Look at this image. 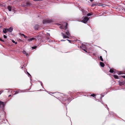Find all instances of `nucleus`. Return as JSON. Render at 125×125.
Listing matches in <instances>:
<instances>
[{"label": "nucleus", "instance_id": "obj_1", "mask_svg": "<svg viewBox=\"0 0 125 125\" xmlns=\"http://www.w3.org/2000/svg\"><path fill=\"white\" fill-rule=\"evenodd\" d=\"M62 35L64 38H68L70 36V35L68 31L66 32V34L67 35H65L63 33H62Z\"/></svg>", "mask_w": 125, "mask_h": 125}, {"label": "nucleus", "instance_id": "obj_2", "mask_svg": "<svg viewBox=\"0 0 125 125\" xmlns=\"http://www.w3.org/2000/svg\"><path fill=\"white\" fill-rule=\"evenodd\" d=\"M88 20V19L87 17H84L83 19L82 20V22L85 23Z\"/></svg>", "mask_w": 125, "mask_h": 125}, {"label": "nucleus", "instance_id": "obj_3", "mask_svg": "<svg viewBox=\"0 0 125 125\" xmlns=\"http://www.w3.org/2000/svg\"><path fill=\"white\" fill-rule=\"evenodd\" d=\"M5 104V103L4 102L0 101V107H3L4 106Z\"/></svg>", "mask_w": 125, "mask_h": 125}, {"label": "nucleus", "instance_id": "obj_4", "mask_svg": "<svg viewBox=\"0 0 125 125\" xmlns=\"http://www.w3.org/2000/svg\"><path fill=\"white\" fill-rule=\"evenodd\" d=\"M8 32H11L13 30V28H10L9 29H7Z\"/></svg>", "mask_w": 125, "mask_h": 125}, {"label": "nucleus", "instance_id": "obj_5", "mask_svg": "<svg viewBox=\"0 0 125 125\" xmlns=\"http://www.w3.org/2000/svg\"><path fill=\"white\" fill-rule=\"evenodd\" d=\"M110 73H115L116 72L114 71L113 70V69L112 68L111 69H110Z\"/></svg>", "mask_w": 125, "mask_h": 125}, {"label": "nucleus", "instance_id": "obj_6", "mask_svg": "<svg viewBox=\"0 0 125 125\" xmlns=\"http://www.w3.org/2000/svg\"><path fill=\"white\" fill-rule=\"evenodd\" d=\"M7 29H4L3 30V32L5 33H6L8 32Z\"/></svg>", "mask_w": 125, "mask_h": 125}, {"label": "nucleus", "instance_id": "obj_7", "mask_svg": "<svg viewBox=\"0 0 125 125\" xmlns=\"http://www.w3.org/2000/svg\"><path fill=\"white\" fill-rule=\"evenodd\" d=\"M100 64L101 66L102 67H104V63H103L101 62H100Z\"/></svg>", "mask_w": 125, "mask_h": 125}, {"label": "nucleus", "instance_id": "obj_8", "mask_svg": "<svg viewBox=\"0 0 125 125\" xmlns=\"http://www.w3.org/2000/svg\"><path fill=\"white\" fill-rule=\"evenodd\" d=\"M34 39L35 38H33L28 39V41H31L34 40Z\"/></svg>", "mask_w": 125, "mask_h": 125}, {"label": "nucleus", "instance_id": "obj_9", "mask_svg": "<svg viewBox=\"0 0 125 125\" xmlns=\"http://www.w3.org/2000/svg\"><path fill=\"white\" fill-rule=\"evenodd\" d=\"M23 52L24 54H25L26 56H28L29 55V54L27 53L25 51H23Z\"/></svg>", "mask_w": 125, "mask_h": 125}, {"label": "nucleus", "instance_id": "obj_10", "mask_svg": "<svg viewBox=\"0 0 125 125\" xmlns=\"http://www.w3.org/2000/svg\"><path fill=\"white\" fill-rule=\"evenodd\" d=\"M49 21L47 20H45L43 21V22L44 24L46 23L47 22H48Z\"/></svg>", "mask_w": 125, "mask_h": 125}, {"label": "nucleus", "instance_id": "obj_11", "mask_svg": "<svg viewBox=\"0 0 125 125\" xmlns=\"http://www.w3.org/2000/svg\"><path fill=\"white\" fill-rule=\"evenodd\" d=\"M38 25H36L34 27V28L35 30H37L38 29Z\"/></svg>", "mask_w": 125, "mask_h": 125}, {"label": "nucleus", "instance_id": "obj_12", "mask_svg": "<svg viewBox=\"0 0 125 125\" xmlns=\"http://www.w3.org/2000/svg\"><path fill=\"white\" fill-rule=\"evenodd\" d=\"M114 78L116 79H118V76L116 75H114L113 76Z\"/></svg>", "mask_w": 125, "mask_h": 125}, {"label": "nucleus", "instance_id": "obj_13", "mask_svg": "<svg viewBox=\"0 0 125 125\" xmlns=\"http://www.w3.org/2000/svg\"><path fill=\"white\" fill-rule=\"evenodd\" d=\"M8 9L10 11L11 10V7L10 6H8Z\"/></svg>", "mask_w": 125, "mask_h": 125}, {"label": "nucleus", "instance_id": "obj_14", "mask_svg": "<svg viewBox=\"0 0 125 125\" xmlns=\"http://www.w3.org/2000/svg\"><path fill=\"white\" fill-rule=\"evenodd\" d=\"M123 72H121V71H120L118 73V75H120V74H123Z\"/></svg>", "mask_w": 125, "mask_h": 125}, {"label": "nucleus", "instance_id": "obj_15", "mask_svg": "<svg viewBox=\"0 0 125 125\" xmlns=\"http://www.w3.org/2000/svg\"><path fill=\"white\" fill-rule=\"evenodd\" d=\"M12 42L14 43H15V44H16L17 43V42H15L14 40H12Z\"/></svg>", "mask_w": 125, "mask_h": 125}, {"label": "nucleus", "instance_id": "obj_16", "mask_svg": "<svg viewBox=\"0 0 125 125\" xmlns=\"http://www.w3.org/2000/svg\"><path fill=\"white\" fill-rule=\"evenodd\" d=\"M100 59L101 60V61H103V59L102 58V56H100Z\"/></svg>", "mask_w": 125, "mask_h": 125}, {"label": "nucleus", "instance_id": "obj_17", "mask_svg": "<svg viewBox=\"0 0 125 125\" xmlns=\"http://www.w3.org/2000/svg\"><path fill=\"white\" fill-rule=\"evenodd\" d=\"M66 26L65 27L64 29L65 30H66L67 28V23H66Z\"/></svg>", "mask_w": 125, "mask_h": 125}, {"label": "nucleus", "instance_id": "obj_18", "mask_svg": "<svg viewBox=\"0 0 125 125\" xmlns=\"http://www.w3.org/2000/svg\"><path fill=\"white\" fill-rule=\"evenodd\" d=\"M21 36H23L24 37L25 36V35L24 34H21Z\"/></svg>", "mask_w": 125, "mask_h": 125}, {"label": "nucleus", "instance_id": "obj_19", "mask_svg": "<svg viewBox=\"0 0 125 125\" xmlns=\"http://www.w3.org/2000/svg\"><path fill=\"white\" fill-rule=\"evenodd\" d=\"M21 36H23L24 37L25 36V35L24 34H21Z\"/></svg>", "mask_w": 125, "mask_h": 125}, {"label": "nucleus", "instance_id": "obj_20", "mask_svg": "<svg viewBox=\"0 0 125 125\" xmlns=\"http://www.w3.org/2000/svg\"><path fill=\"white\" fill-rule=\"evenodd\" d=\"M91 15V14L90 13H89L87 14V16H90Z\"/></svg>", "mask_w": 125, "mask_h": 125}, {"label": "nucleus", "instance_id": "obj_21", "mask_svg": "<svg viewBox=\"0 0 125 125\" xmlns=\"http://www.w3.org/2000/svg\"><path fill=\"white\" fill-rule=\"evenodd\" d=\"M36 48V47L35 46V47H32V48L33 49H35Z\"/></svg>", "mask_w": 125, "mask_h": 125}, {"label": "nucleus", "instance_id": "obj_22", "mask_svg": "<svg viewBox=\"0 0 125 125\" xmlns=\"http://www.w3.org/2000/svg\"><path fill=\"white\" fill-rule=\"evenodd\" d=\"M3 37L4 38H7L6 36L5 35H4Z\"/></svg>", "mask_w": 125, "mask_h": 125}, {"label": "nucleus", "instance_id": "obj_23", "mask_svg": "<svg viewBox=\"0 0 125 125\" xmlns=\"http://www.w3.org/2000/svg\"><path fill=\"white\" fill-rule=\"evenodd\" d=\"M24 38H26V39H27L28 38V37L27 36H25L24 37Z\"/></svg>", "mask_w": 125, "mask_h": 125}, {"label": "nucleus", "instance_id": "obj_24", "mask_svg": "<svg viewBox=\"0 0 125 125\" xmlns=\"http://www.w3.org/2000/svg\"><path fill=\"white\" fill-rule=\"evenodd\" d=\"M121 76V77H123V78H125V75Z\"/></svg>", "mask_w": 125, "mask_h": 125}, {"label": "nucleus", "instance_id": "obj_25", "mask_svg": "<svg viewBox=\"0 0 125 125\" xmlns=\"http://www.w3.org/2000/svg\"><path fill=\"white\" fill-rule=\"evenodd\" d=\"M91 96H93V97H94L95 96V95L94 94H92L91 95Z\"/></svg>", "mask_w": 125, "mask_h": 125}, {"label": "nucleus", "instance_id": "obj_26", "mask_svg": "<svg viewBox=\"0 0 125 125\" xmlns=\"http://www.w3.org/2000/svg\"><path fill=\"white\" fill-rule=\"evenodd\" d=\"M98 5L99 6H102V4H99Z\"/></svg>", "mask_w": 125, "mask_h": 125}, {"label": "nucleus", "instance_id": "obj_27", "mask_svg": "<svg viewBox=\"0 0 125 125\" xmlns=\"http://www.w3.org/2000/svg\"><path fill=\"white\" fill-rule=\"evenodd\" d=\"M47 36H50V34L49 33H47Z\"/></svg>", "mask_w": 125, "mask_h": 125}, {"label": "nucleus", "instance_id": "obj_28", "mask_svg": "<svg viewBox=\"0 0 125 125\" xmlns=\"http://www.w3.org/2000/svg\"><path fill=\"white\" fill-rule=\"evenodd\" d=\"M0 41H2V42H3V41L2 40V39H0Z\"/></svg>", "mask_w": 125, "mask_h": 125}, {"label": "nucleus", "instance_id": "obj_29", "mask_svg": "<svg viewBox=\"0 0 125 125\" xmlns=\"http://www.w3.org/2000/svg\"><path fill=\"white\" fill-rule=\"evenodd\" d=\"M83 50L85 51V52H87V51H86L85 50H84V49H83Z\"/></svg>", "mask_w": 125, "mask_h": 125}, {"label": "nucleus", "instance_id": "obj_30", "mask_svg": "<svg viewBox=\"0 0 125 125\" xmlns=\"http://www.w3.org/2000/svg\"><path fill=\"white\" fill-rule=\"evenodd\" d=\"M90 0L91 1H93V0Z\"/></svg>", "mask_w": 125, "mask_h": 125}, {"label": "nucleus", "instance_id": "obj_31", "mask_svg": "<svg viewBox=\"0 0 125 125\" xmlns=\"http://www.w3.org/2000/svg\"><path fill=\"white\" fill-rule=\"evenodd\" d=\"M66 40H68V41H70L69 40H68V39H67Z\"/></svg>", "mask_w": 125, "mask_h": 125}, {"label": "nucleus", "instance_id": "obj_32", "mask_svg": "<svg viewBox=\"0 0 125 125\" xmlns=\"http://www.w3.org/2000/svg\"><path fill=\"white\" fill-rule=\"evenodd\" d=\"M60 28H61V29H62L63 28L62 27H61Z\"/></svg>", "mask_w": 125, "mask_h": 125}, {"label": "nucleus", "instance_id": "obj_33", "mask_svg": "<svg viewBox=\"0 0 125 125\" xmlns=\"http://www.w3.org/2000/svg\"><path fill=\"white\" fill-rule=\"evenodd\" d=\"M61 41H64V40H61Z\"/></svg>", "mask_w": 125, "mask_h": 125}, {"label": "nucleus", "instance_id": "obj_34", "mask_svg": "<svg viewBox=\"0 0 125 125\" xmlns=\"http://www.w3.org/2000/svg\"><path fill=\"white\" fill-rule=\"evenodd\" d=\"M28 73V74H29V73Z\"/></svg>", "mask_w": 125, "mask_h": 125}, {"label": "nucleus", "instance_id": "obj_35", "mask_svg": "<svg viewBox=\"0 0 125 125\" xmlns=\"http://www.w3.org/2000/svg\"><path fill=\"white\" fill-rule=\"evenodd\" d=\"M11 95H9V96H10Z\"/></svg>", "mask_w": 125, "mask_h": 125}]
</instances>
